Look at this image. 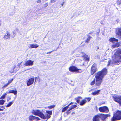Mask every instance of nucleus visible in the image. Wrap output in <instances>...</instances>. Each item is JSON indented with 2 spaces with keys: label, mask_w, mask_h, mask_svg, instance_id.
<instances>
[{
  "label": "nucleus",
  "mask_w": 121,
  "mask_h": 121,
  "mask_svg": "<svg viewBox=\"0 0 121 121\" xmlns=\"http://www.w3.org/2000/svg\"><path fill=\"white\" fill-rule=\"evenodd\" d=\"M121 63V49H118L115 51L112 60H109L107 66H112L116 64L119 65Z\"/></svg>",
  "instance_id": "obj_1"
},
{
  "label": "nucleus",
  "mask_w": 121,
  "mask_h": 121,
  "mask_svg": "<svg viewBox=\"0 0 121 121\" xmlns=\"http://www.w3.org/2000/svg\"><path fill=\"white\" fill-rule=\"evenodd\" d=\"M107 70L104 68L101 71L98 72L95 76L96 82L95 85L98 86H100L102 82L104 76L107 74Z\"/></svg>",
  "instance_id": "obj_2"
},
{
  "label": "nucleus",
  "mask_w": 121,
  "mask_h": 121,
  "mask_svg": "<svg viewBox=\"0 0 121 121\" xmlns=\"http://www.w3.org/2000/svg\"><path fill=\"white\" fill-rule=\"evenodd\" d=\"M34 61H32L31 60H29L25 62L24 61H22L21 63L18 64V66L20 67H21L20 65H21V66L24 67L26 66H32L33 65Z\"/></svg>",
  "instance_id": "obj_3"
},
{
  "label": "nucleus",
  "mask_w": 121,
  "mask_h": 121,
  "mask_svg": "<svg viewBox=\"0 0 121 121\" xmlns=\"http://www.w3.org/2000/svg\"><path fill=\"white\" fill-rule=\"evenodd\" d=\"M121 119V112L118 111L114 115L111 120L112 121H115Z\"/></svg>",
  "instance_id": "obj_4"
},
{
  "label": "nucleus",
  "mask_w": 121,
  "mask_h": 121,
  "mask_svg": "<svg viewBox=\"0 0 121 121\" xmlns=\"http://www.w3.org/2000/svg\"><path fill=\"white\" fill-rule=\"evenodd\" d=\"M32 112L35 115L38 116L42 118H45L44 114L39 110H33Z\"/></svg>",
  "instance_id": "obj_5"
},
{
  "label": "nucleus",
  "mask_w": 121,
  "mask_h": 121,
  "mask_svg": "<svg viewBox=\"0 0 121 121\" xmlns=\"http://www.w3.org/2000/svg\"><path fill=\"white\" fill-rule=\"evenodd\" d=\"M69 71L71 72H75L77 73H80L82 72L81 69H78L76 67L74 66L70 67L69 68Z\"/></svg>",
  "instance_id": "obj_6"
},
{
  "label": "nucleus",
  "mask_w": 121,
  "mask_h": 121,
  "mask_svg": "<svg viewBox=\"0 0 121 121\" xmlns=\"http://www.w3.org/2000/svg\"><path fill=\"white\" fill-rule=\"evenodd\" d=\"M100 119L103 121H106V118L108 117H110V115L108 114H99Z\"/></svg>",
  "instance_id": "obj_7"
},
{
  "label": "nucleus",
  "mask_w": 121,
  "mask_h": 121,
  "mask_svg": "<svg viewBox=\"0 0 121 121\" xmlns=\"http://www.w3.org/2000/svg\"><path fill=\"white\" fill-rule=\"evenodd\" d=\"M97 65L94 64L92 66L91 69V74H93L97 70Z\"/></svg>",
  "instance_id": "obj_8"
},
{
  "label": "nucleus",
  "mask_w": 121,
  "mask_h": 121,
  "mask_svg": "<svg viewBox=\"0 0 121 121\" xmlns=\"http://www.w3.org/2000/svg\"><path fill=\"white\" fill-rule=\"evenodd\" d=\"M99 110L101 112L108 113L109 112L108 108L106 106L99 108Z\"/></svg>",
  "instance_id": "obj_9"
},
{
  "label": "nucleus",
  "mask_w": 121,
  "mask_h": 121,
  "mask_svg": "<svg viewBox=\"0 0 121 121\" xmlns=\"http://www.w3.org/2000/svg\"><path fill=\"white\" fill-rule=\"evenodd\" d=\"M114 100L119 104L121 106V96H114L113 97Z\"/></svg>",
  "instance_id": "obj_10"
},
{
  "label": "nucleus",
  "mask_w": 121,
  "mask_h": 121,
  "mask_svg": "<svg viewBox=\"0 0 121 121\" xmlns=\"http://www.w3.org/2000/svg\"><path fill=\"white\" fill-rule=\"evenodd\" d=\"M34 79L33 78H31L29 79L28 81L27 82V85L29 86L32 84L34 82Z\"/></svg>",
  "instance_id": "obj_11"
},
{
  "label": "nucleus",
  "mask_w": 121,
  "mask_h": 121,
  "mask_svg": "<svg viewBox=\"0 0 121 121\" xmlns=\"http://www.w3.org/2000/svg\"><path fill=\"white\" fill-rule=\"evenodd\" d=\"M29 118L30 121H31L34 120H40L39 118L34 116H30L29 117Z\"/></svg>",
  "instance_id": "obj_12"
},
{
  "label": "nucleus",
  "mask_w": 121,
  "mask_h": 121,
  "mask_svg": "<svg viewBox=\"0 0 121 121\" xmlns=\"http://www.w3.org/2000/svg\"><path fill=\"white\" fill-rule=\"evenodd\" d=\"M100 119L99 114L95 116L93 118V121H99Z\"/></svg>",
  "instance_id": "obj_13"
},
{
  "label": "nucleus",
  "mask_w": 121,
  "mask_h": 121,
  "mask_svg": "<svg viewBox=\"0 0 121 121\" xmlns=\"http://www.w3.org/2000/svg\"><path fill=\"white\" fill-rule=\"evenodd\" d=\"M116 33L117 37L119 38L121 40V31H116Z\"/></svg>",
  "instance_id": "obj_14"
},
{
  "label": "nucleus",
  "mask_w": 121,
  "mask_h": 121,
  "mask_svg": "<svg viewBox=\"0 0 121 121\" xmlns=\"http://www.w3.org/2000/svg\"><path fill=\"white\" fill-rule=\"evenodd\" d=\"M39 45L35 44H32L30 45L29 47L30 48H36L38 47Z\"/></svg>",
  "instance_id": "obj_15"
},
{
  "label": "nucleus",
  "mask_w": 121,
  "mask_h": 121,
  "mask_svg": "<svg viewBox=\"0 0 121 121\" xmlns=\"http://www.w3.org/2000/svg\"><path fill=\"white\" fill-rule=\"evenodd\" d=\"M7 35H4L3 37L4 38L6 39H8L9 38L10 35V34L8 31H7Z\"/></svg>",
  "instance_id": "obj_16"
},
{
  "label": "nucleus",
  "mask_w": 121,
  "mask_h": 121,
  "mask_svg": "<svg viewBox=\"0 0 121 121\" xmlns=\"http://www.w3.org/2000/svg\"><path fill=\"white\" fill-rule=\"evenodd\" d=\"M17 91H14L13 90H11L7 92V93L10 94V93H12L14 94V95H16L17 94Z\"/></svg>",
  "instance_id": "obj_17"
},
{
  "label": "nucleus",
  "mask_w": 121,
  "mask_h": 121,
  "mask_svg": "<svg viewBox=\"0 0 121 121\" xmlns=\"http://www.w3.org/2000/svg\"><path fill=\"white\" fill-rule=\"evenodd\" d=\"M91 39V37L87 35L86 37V39L85 41V42L87 43Z\"/></svg>",
  "instance_id": "obj_18"
},
{
  "label": "nucleus",
  "mask_w": 121,
  "mask_h": 121,
  "mask_svg": "<svg viewBox=\"0 0 121 121\" xmlns=\"http://www.w3.org/2000/svg\"><path fill=\"white\" fill-rule=\"evenodd\" d=\"M44 116L45 117V118H43V119H45L46 118L47 119L45 121H47L48 120V119H49L51 117V115L47 114H45V115H44Z\"/></svg>",
  "instance_id": "obj_19"
},
{
  "label": "nucleus",
  "mask_w": 121,
  "mask_h": 121,
  "mask_svg": "<svg viewBox=\"0 0 121 121\" xmlns=\"http://www.w3.org/2000/svg\"><path fill=\"white\" fill-rule=\"evenodd\" d=\"M73 103L71 102V103L70 104H69L67 106L65 107L64 108L62 109V112H65V110H66L68 108L69 106V105H70V104H73Z\"/></svg>",
  "instance_id": "obj_20"
},
{
  "label": "nucleus",
  "mask_w": 121,
  "mask_h": 121,
  "mask_svg": "<svg viewBox=\"0 0 121 121\" xmlns=\"http://www.w3.org/2000/svg\"><path fill=\"white\" fill-rule=\"evenodd\" d=\"M109 41L111 42H113L114 41L117 42L118 40L114 38H112L109 39Z\"/></svg>",
  "instance_id": "obj_21"
},
{
  "label": "nucleus",
  "mask_w": 121,
  "mask_h": 121,
  "mask_svg": "<svg viewBox=\"0 0 121 121\" xmlns=\"http://www.w3.org/2000/svg\"><path fill=\"white\" fill-rule=\"evenodd\" d=\"M77 107V106L76 105H72V106H71L70 107V108L68 110V111L67 112V114H68L69 113V111L70 110H71L72 109L76 108Z\"/></svg>",
  "instance_id": "obj_22"
},
{
  "label": "nucleus",
  "mask_w": 121,
  "mask_h": 121,
  "mask_svg": "<svg viewBox=\"0 0 121 121\" xmlns=\"http://www.w3.org/2000/svg\"><path fill=\"white\" fill-rule=\"evenodd\" d=\"M86 102V100L85 99L83 100L81 102H80V104L81 106L85 104Z\"/></svg>",
  "instance_id": "obj_23"
},
{
  "label": "nucleus",
  "mask_w": 121,
  "mask_h": 121,
  "mask_svg": "<svg viewBox=\"0 0 121 121\" xmlns=\"http://www.w3.org/2000/svg\"><path fill=\"white\" fill-rule=\"evenodd\" d=\"M100 91V90H99L95 91L92 93V94L93 95H98L99 94V92Z\"/></svg>",
  "instance_id": "obj_24"
},
{
  "label": "nucleus",
  "mask_w": 121,
  "mask_h": 121,
  "mask_svg": "<svg viewBox=\"0 0 121 121\" xmlns=\"http://www.w3.org/2000/svg\"><path fill=\"white\" fill-rule=\"evenodd\" d=\"M82 98L81 97H77L76 99L77 102L78 103H80V101H81V100H82Z\"/></svg>",
  "instance_id": "obj_25"
},
{
  "label": "nucleus",
  "mask_w": 121,
  "mask_h": 121,
  "mask_svg": "<svg viewBox=\"0 0 121 121\" xmlns=\"http://www.w3.org/2000/svg\"><path fill=\"white\" fill-rule=\"evenodd\" d=\"M55 106V105H53L52 106H49L48 107H46L45 108L47 109H51L54 108Z\"/></svg>",
  "instance_id": "obj_26"
},
{
  "label": "nucleus",
  "mask_w": 121,
  "mask_h": 121,
  "mask_svg": "<svg viewBox=\"0 0 121 121\" xmlns=\"http://www.w3.org/2000/svg\"><path fill=\"white\" fill-rule=\"evenodd\" d=\"M119 46V44L118 43H116L115 44L113 45L112 47L113 48L118 47Z\"/></svg>",
  "instance_id": "obj_27"
},
{
  "label": "nucleus",
  "mask_w": 121,
  "mask_h": 121,
  "mask_svg": "<svg viewBox=\"0 0 121 121\" xmlns=\"http://www.w3.org/2000/svg\"><path fill=\"white\" fill-rule=\"evenodd\" d=\"M13 101H12L11 102H9L8 104L6 106V107H9L11 105L13 104Z\"/></svg>",
  "instance_id": "obj_28"
},
{
  "label": "nucleus",
  "mask_w": 121,
  "mask_h": 121,
  "mask_svg": "<svg viewBox=\"0 0 121 121\" xmlns=\"http://www.w3.org/2000/svg\"><path fill=\"white\" fill-rule=\"evenodd\" d=\"M46 112L47 114H48L51 115L52 114V111H48L47 110L46 111Z\"/></svg>",
  "instance_id": "obj_29"
},
{
  "label": "nucleus",
  "mask_w": 121,
  "mask_h": 121,
  "mask_svg": "<svg viewBox=\"0 0 121 121\" xmlns=\"http://www.w3.org/2000/svg\"><path fill=\"white\" fill-rule=\"evenodd\" d=\"M5 101L3 99H1L0 100V105H3L4 104Z\"/></svg>",
  "instance_id": "obj_30"
},
{
  "label": "nucleus",
  "mask_w": 121,
  "mask_h": 121,
  "mask_svg": "<svg viewBox=\"0 0 121 121\" xmlns=\"http://www.w3.org/2000/svg\"><path fill=\"white\" fill-rule=\"evenodd\" d=\"M6 93H4L1 97V99H4L5 97V96L7 95Z\"/></svg>",
  "instance_id": "obj_31"
},
{
  "label": "nucleus",
  "mask_w": 121,
  "mask_h": 121,
  "mask_svg": "<svg viewBox=\"0 0 121 121\" xmlns=\"http://www.w3.org/2000/svg\"><path fill=\"white\" fill-rule=\"evenodd\" d=\"M117 3L118 5L121 4V0H117Z\"/></svg>",
  "instance_id": "obj_32"
},
{
  "label": "nucleus",
  "mask_w": 121,
  "mask_h": 121,
  "mask_svg": "<svg viewBox=\"0 0 121 121\" xmlns=\"http://www.w3.org/2000/svg\"><path fill=\"white\" fill-rule=\"evenodd\" d=\"M95 82V79H94L93 80L91 83V85H94Z\"/></svg>",
  "instance_id": "obj_33"
},
{
  "label": "nucleus",
  "mask_w": 121,
  "mask_h": 121,
  "mask_svg": "<svg viewBox=\"0 0 121 121\" xmlns=\"http://www.w3.org/2000/svg\"><path fill=\"white\" fill-rule=\"evenodd\" d=\"M13 79H12L11 80H9L8 81V84L9 85L10 83H11L12 82V81H13Z\"/></svg>",
  "instance_id": "obj_34"
},
{
  "label": "nucleus",
  "mask_w": 121,
  "mask_h": 121,
  "mask_svg": "<svg viewBox=\"0 0 121 121\" xmlns=\"http://www.w3.org/2000/svg\"><path fill=\"white\" fill-rule=\"evenodd\" d=\"M9 85V84H8V83H7V84H5V85H4L3 87H2V88L3 89H4V88H5L8 85Z\"/></svg>",
  "instance_id": "obj_35"
},
{
  "label": "nucleus",
  "mask_w": 121,
  "mask_h": 121,
  "mask_svg": "<svg viewBox=\"0 0 121 121\" xmlns=\"http://www.w3.org/2000/svg\"><path fill=\"white\" fill-rule=\"evenodd\" d=\"M56 0H51V3H53L55 2L56 1Z\"/></svg>",
  "instance_id": "obj_36"
},
{
  "label": "nucleus",
  "mask_w": 121,
  "mask_h": 121,
  "mask_svg": "<svg viewBox=\"0 0 121 121\" xmlns=\"http://www.w3.org/2000/svg\"><path fill=\"white\" fill-rule=\"evenodd\" d=\"M85 99H86L88 102L89 101L91 100V98H85Z\"/></svg>",
  "instance_id": "obj_37"
},
{
  "label": "nucleus",
  "mask_w": 121,
  "mask_h": 121,
  "mask_svg": "<svg viewBox=\"0 0 121 121\" xmlns=\"http://www.w3.org/2000/svg\"><path fill=\"white\" fill-rule=\"evenodd\" d=\"M96 58L98 59H100V56H99L97 55L96 56Z\"/></svg>",
  "instance_id": "obj_38"
},
{
  "label": "nucleus",
  "mask_w": 121,
  "mask_h": 121,
  "mask_svg": "<svg viewBox=\"0 0 121 121\" xmlns=\"http://www.w3.org/2000/svg\"><path fill=\"white\" fill-rule=\"evenodd\" d=\"M116 30H121V28H117Z\"/></svg>",
  "instance_id": "obj_39"
},
{
  "label": "nucleus",
  "mask_w": 121,
  "mask_h": 121,
  "mask_svg": "<svg viewBox=\"0 0 121 121\" xmlns=\"http://www.w3.org/2000/svg\"><path fill=\"white\" fill-rule=\"evenodd\" d=\"M11 98L10 97H8L7 98V100L8 101L11 99Z\"/></svg>",
  "instance_id": "obj_40"
},
{
  "label": "nucleus",
  "mask_w": 121,
  "mask_h": 121,
  "mask_svg": "<svg viewBox=\"0 0 121 121\" xmlns=\"http://www.w3.org/2000/svg\"><path fill=\"white\" fill-rule=\"evenodd\" d=\"M41 0H39L37 1V2L38 3H40Z\"/></svg>",
  "instance_id": "obj_41"
},
{
  "label": "nucleus",
  "mask_w": 121,
  "mask_h": 121,
  "mask_svg": "<svg viewBox=\"0 0 121 121\" xmlns=\"http://www.w3.org/2000/svg\"><path fill=\"white\" fill-rule=\"evenodd\" d=\"M48 3H47L46 4H45V6L46 7H47L48 6Z\"/></svg>",
  "instance_id": "obj_42"
},
{
  "label": "nucleus",
  "mask_w": 121,
  "mask_h": 121,
  "mask_svg": "<svg viewBox=\"0 0 121 121\" xmlns=\"http://www.w3.org/2000/svg\"><path fill=\"white\" fill-rule=\"evenodd\" d=\"M53 51H52L50 52H49L47 53V54H48L49 53H51Z\"/></svg>",
  "instance_id": "obj_43"
},
{
  "label": "nucleus",
  "mask_w": 121,
  "mask_h": 121,
  "mask_svg": "<svg viewBox=\"0 0 121 121\" xmlns=\"http://www.w3.org/2000/svg\"><path fill=\"white\" fill-rule=\"evenodd\" d=\"M0 107H1V108H4H4H4V107L3 106H1Z\"/></svg>",
  "instance_id": "obj_44"
},
{
  "label": "nucleus",
  "mask_w": 121,
  "mask_h": 121,
  "mask_svg": "<svg viewBox=\"0 0 121 121\" xmlns=\"http://www.w3.org/2000/svg\"><path fill=\"white\" fill-rule=\"evenodd\" d=\"M81 59L82 60L83 59H84V57H81Z\"/></svg>",
  "instance_id": "obj_45"
},
{
  "label": "nucleus",
  "mask_w": 121,
  "mask_h": 121,
  "mask_svg": "<svg viewBox=\"0 0 121 121\" xmlns=\"http://www.w3.org/2000/svg\"><path fill=\"white\" fill-rule=\"evenodd\" d=\"M64 2H64L63 3H62L61 4V5H62V6H63V5L64 4Z\"/></svg>",
  "instance_id": "obj_46"
},
{
  "label": "nucleus",
  "mask_w": 121,
  "mask_h": 121,
  "mask_svg": "<svg viewBox=\"0 0 121 121\" xmlns=\"http://www.w3.org/2000/svg\"><path fill=\"white\" fill-rule=\"evenodd\" d=\"M3 110L2 109L0 108V111H3Z\"/></svg>",
  "instance_id": "obj_47"
},
{
  "label": "nucleus",
  "mask_w": 121,
  "mask_h": 121,
  "mask_svg": "<svg viewBox=\"0 0 121 121\" xmlns=\"http://www.w3.org/2000/svg\"><path fill=\"white\" fill-rule=\"evenodd\" d=\"M13 14V13H12V14H10V16H12V15H13V14Z\"/></svg>",
  "instance_id": "obj_48"
},
{
  "label": "nucleus",
  "mask_w": 121,
  "mask_h": 121,
  "mask_svg": "<svg viewBox=\"0 0 121 121\" xmlns=\"http://www.w3.org/2000/svg\"><path fill=\"white\" fill-rule=\"evenodd\" d=\"M10 72H11L12 73H13L14 72V70H13L11 72V71Z\"/></svg>",
  "instance_id": "obj_49"
},
{
  "label": "nucleus",
  "mask_w": 121,
  "mask_h": 121,
  "mask_svg": "<svg viewBox=\"0 0 121 121\" xmlns=\"http://www.w3.org/2000/svg\"><path fill=\"white\" fill-rule=\"evenodd\" d=\"M97 49H99V48H98V47H97Z\"/></svg>",
  "instance_id": "obj_50"
},
{
  "label": "nucleus",
  "mask_w": 121,
  "mask_h": 121,
  "mask_svg": "<svg viewBox=\"0 0 121 121\" xmlns=\"http://www.w3.org/2000/svg\"><path fill=\"white\" fill-rule=\"evenodd\" d=\"M29 69H27V70H29Z\"/></svg>",
  "instance_id": "obj_51"
},
{
  "label": "nucleus",
  "mask_w": 121,
  "mask_h": 121,
  "mask_svg": "<svg viewBox=\"0 0 121 121\" xmlns=\"http://www.w3.org/2000/svg\"><path fill=\"white\" fill-rule=\"evenodd\" d=\"M71 82H72V81H71Z\"/></svg>",
  "instance_id": "obj_52"
}]
</instances>
